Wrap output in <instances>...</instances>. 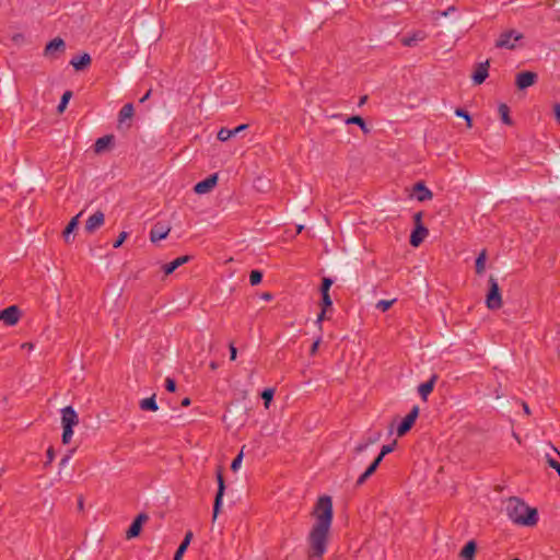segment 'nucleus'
I'll return each mask as SVG.
<instances>
[{
	"mask_svg": "<svg viewBox=\"0 0 560 560\" xmlns=\"http://www.w3.org/2000/svg\"><path fill=\"white\" fill-rule=\"evenodd\" d=\"M73 451H70L69 454L65 455L61 460H60V466H65L69 459L71 458V455H72Z\"/></svg>",
	"mask_w": 560,
	"mask_h": 560,
	"instance_id": "obj_55",
	"label": "nucleus"
},
{
	"mask_svg": "<svg viewBox=\"0 0 560 560\" xmlns=\"http://www.w3.org/2000/svg\"><path fill=\"white\" fill-rule=\"evenodd\" d=\"M217 138L222 142L228 141L230 138H232L231 130L225 127L221 128L218 132Z\"/></svg>",
	"mask_w": 560,
	"mask_h": 560,
	"instance_id": "obj_41",
	"label": "nucleus"
},
{
	"mask_svg": "<svg viewBox=\"0 0 560 560\" xmlns=\"http://www.w3.org/2000/svg\"><path fill=\"white\" fill-rule=\"evenodd\" d=\"M332 514L331 497L326 494L319 497L312 511L316 521L315 525H331Z\"/></svg>",
	"mask_w": 560,
	"mask_h": 560,
	"instance_id": "obj_3",
	"label": "nucleus"
},
{
	"mask_svg": "<svg viewBox=\"0 0 560 560\" xmlns=\"http://www.w3.org/2000/svg\"><path fill=\"white\" fill-rule=\"evenodd\" d=\"M523 407H524V411L529 415V408L527 406V404H523Z\"/></svg>",
	"mask_w": 560,
	"mask_h": 560,
	"instance_id": "obj_63",
	"label": "nucleus"
},
{
	"mask_svg": "<svg viewBox=\"0 0 560 560\" xmlns=\"http://www.w3.org/2000/svg\"><path fill=\"white\" fill-rule=\"evenodd\" d=\"M78 423H79V416L72 406H67L61 409L62 427L74 428Z\"/></svg>",
	"mask_w": 560,
	"mask_h": 560,
	"instance_id": "obj_12",
	"label": "nucleus"
},
{
	"mask_svg": "<svg viewBox=\"0 0 560 560\" xmlns=\"http://www.w3.org/2000/svg\"><path fill=\"white\" fill-rule=\"evenodd\" d=\"M82 212L78 213L75 217H73L69 223L67 224V226L65 228L63 232H62V236H63V240L66 243H70L71 242V233H73V231H75L78 229V225H79V218L81 217Z\"/></svg>",
	"mask_w": 560,
	"mask_h": 560,
	"instance_id": "obj_23",
	"label": "nucleus"
},
{
	"mask_svg": "<svg viewBox=\"0 0 560 560\" xmlns=\"http://www.w3.org/2000/svg\"><path fill=\"white\" fill-rule=\"evenodd\" d=\"M217 183H218V174L217 173L211 174L203 180L198 182L194 186V191L198 195H203V194L210 192L215 187Z\"/></svg>",
	"mask_w": 560,
	"mask_h": 560,
	"instance_id": "obj_11",
	"label": "nucleus"
},
{
	"mask_svg": "<svg viewBox=\"0 0 560 560\" xmlns=\"http://www.w3.org/2000/svg\"><path fill=\"white\" fill-rule=\"evenodd\" d=\"M477 551V544L475 540H469L466 542V545L463 547L460 551V557L464 560H475Z\"/></svg>",
	"mask_w": 560,
	"mask_h": 560,
	"instance_id": "obj_25",
	"label": "nucleus"
},
{
	"mask_svg": "<svg viewBox=\"0 0 560 560\" xmlns=\"http://www.w3.org/2000/svg\"><path fill=\"white\" fill-rule=\"evenodd\" d=\"M114 142L113 135H106L104 137L98 138L94 143V151L96 153L104 152L112 143Z\"/></svg>",
	"mask_w": 560,
	"mask_h": 560,
	"instance_id": "obj_26",
	"label": "nucleus"
},
{
	"mask_svg": "<svg viewBox=\"0 0 560 560\" xmlns=\"http://www.w3.org/2000/svg\"><path fill=\"white\" fill-rule=\"evenodd\" d=\"M486 259H487V254H486V250L483 249L479 255L478 257L476 258V262H475V269H476V273L477 275H481L485 272V269H486Z\"/></svg>",
	"mask_w": 560,
	"mask_h": 560,
	"instance_id": "obj_32",
	"label": "nucleus"
},
{
	"mask_svg": "<svg viewBox=\"0 0 560 560\" xmlns=\"http://www.w3.org/2000/svg\"><path fill=\"white\" fill-rule=\"evenodd\" d=\"M92 62L91 56L88 52H83L80 56H75L70 60V65L77 70L82 71L86 69Z\"/></svg>",
	"mask_w": 560,
	"mask_h": 560,
	"instance_id": "obj_20",
	"label": "nucleus"
},
{
	"mask_svg": "<svg viewBox=\"0 0 560 560\" xmlns=\"http://www.w3.org/2000/svg\"><path fill=\"white\" fill-rule=\"evenodd\" d=\"M142 528L143 527H128V530L126 532V538L132 539L138 537L141 534Z\"/></svg>",
	"mask_w": 560,
	"mask_h": 560,
	"instance_id": "obj_42",
	"label": "nucleus"
},
{
	"mask_svg": "<svg viewBox=\"0 0 560 560\" xmlns=\"http://www.w3.org/2000/svg\"><path fill=\"white\" fill-rule=\"evenodd\" d=\"M83 504H84L83 498L80 497L78 499V508H79V510H81V511L83 510Z\"/></svg>",
	"mask_w": 560,
	"mask_h": 560,
	"instance_id": "obj_60",
	"label": "nucleus"
},
{
	"mask_svg": "<svg viewBox=\"0 0 560 560\" xmlns=\"http://www.w3.org/2000/svg\"><path fill=\"white\" fill-rule=\"evenodd\" d=\"M396 446V441H394L392 444L383 445L381 448L380 454L374 458V463H376L378 466L382 463L383 458L392 453L394 451V447Z\"/></svg>",
	"mask_w": 560,
	"mask_h": 560,
	"instance_id": "obj_31",
	"label": "nucleus"
},
{
	"mask_svg": "<svg viewBox=\"0 0 560 560\" xmlns=\"http://www.w3.org/2000/svg\"><path fill=\"white\" fill-rule=\"evenodd\" d=\"M23 347H26V349H30V348H32V345L31 343H23Z\"/></svg>",
	"mask_w": 560,
	"mask_h": 560,
	"instance_id": "obj_64",
	"label": "nucleus"
},
{
	"mask_svg": "<svg viewBox=\"0 0 560 560\" xmlns=\"http://www.w3.org/2000/svg\"><path fill=\"white\" fill-rule=\"evenodd\" d=\"M396 302V299H393V300H381L377 302L376 304V308L382 311V312H386L388 311L393 304Z\"/></svg>",
	"mask_w": 560,
	"mask_h": 560,
	"instance_id": "obj_38",
	"label": "nucleus"
},
{
	"mask_svg": "<svg viewBox=\"0 0 560 560\" xmlns=\"http://www.w3.org/2000/svg\"><path fill=\"white\" fill-rule=\"evenodd\" d=\"M71 96H72V92L71 91H66L62 94L61 100H60V102L58 104V107H57L59 113H62L66 109V107H67Z\"/></svg>",
	"mask_w": 560,
	"mask_h": 560,
	"instance_id": "obj_35",
	"label": "nucleus"
},
{
	"mask_svg": "<svg viewBox=\"0 0 560 560\" xmlns=\"http://www.w3.org/2000/svg\"><path fill=\"white\" fill-rule=\"evenodd\" d=\"M165 389L170 393H174L176 390V382L174 378L166 377Z\"/></svg>",
	"mask_w": 560,
	"mask_h": 560,
	"instance_id": "obj_48",
	"label": "nucleus"
},
{
	"mask_svg": "<svg viewBox=\"0 0 560 560\" xmlns=\"http://www.w3.org/2000/svg\"><path fill=\"white\" fill-rule=\"evenodd\" d=\"M378 465L372 462L363 474L357 479L355 486L360 487L366 482V480L376 471Z\"/></svg>",
	"mask_w": 560,
	"mask_h": 560,
	"instance_id": "obj_28",
	"label": "nucleus"
},
{
	"mask_svg": "<svg viewBox=\"0 0 560 560\" xmlns=\"http://www.w3.org/2000/svg\"><path fill=\"white\" fill-rule=\"evenodd\" d=\"M422 217H423V212L422 211H419V212L413 214L415 226L423 225L422 224Z\"/></svg>",
	"mask_w": 560,
	"mask_h": 560,
	"instance_id": "obj_51",
	"label": "nucleus"
},
{
	"mask_svg": "<svg viewBox=\"0 0 560 560\" xmlns=\"http://www.w3.org/2000/svg\"><path fill=\"white\" fill-rule=\"evenodd\" d=\"M190 404H191V400H190V398H188V397H185V398L182 400V406H183V407H188Z\"/></svg>",
	"mask_w": 560,
	"mask_h": 560,
	"instance_id": "obj_56",
	"label": "nucleus"
},
{
	"mask_svg": "<svg viewBox=\"0 0 560 560\" xmlns=\"http://www.w3.org/2000/svg\"><path fill=\"white\" fill-rule=\"evenodd\" d=\"M128 237V233L122 231L120 232V234L118 235L117 240L114 242L113 244V247L114 248H118L122 245V243L126 241V238Z\"/></svg>",
	"mask_w": 560,
	"mask_h": 560,
	"instance_id": "obj_46",
	"label": "nucleus"
},
{
	"mask_svg": "<svg viewBox=\"0 0 560 560\" xmlns=\"http://www.w3.org/2000/svg\"><path fill=\"white\" fill-rule=\"evenodd\" d=\"M104 222L105 215L103 211L98 210L86 220L84 229L88 233L91 234L100 229Z\"/></svg>",
	"mask_w": 560,
	"mask_h": 560,
	"instance_id": "obj_14",
	"label": "nucleus"
},
{
	"mask_svg": "<svg viewBox=\"0 0 560 560\" xmlns=\"http://www.w3.org/2000/svg\"><path fill=\"white\" fill-rule=\"evenodd\" d=\"M413 192L418 201L431 200L433 197L432 191L425 186L423 182H418L413 185Z\"/></svg>",
	"mask_w": 560,
	"mask_h": 560,
	"instance_id": "obj_18",
	"label": "nucleus"
},
{
	"mask_svg": "<svg viewBox=\"0 0 560 560\" xmlns=\"http://www.w3.org/2000/svg\"><path fill=\"white\" fill-rule=\"evenodd\" d=\"M428 37L424 31H416L411 35L404 36L401 44L407 47L416 46L419 42H423Z\"/></svg>",
	"mask_w": 560,
	"mask_h": 560,
	"instance_id": "obj_21",
	"label": "nucleus"
},
{
	"mask_svg": "<svg viewBox=\"0 0 560 560\" xmlns=\"http://www.w3.org/2000/svg\"><path fill=\"white\" fill-rule=\"evenodd\" d=\"M322 341V338L318 337L314 342L313 345L311 346V349H310V354L311 355H315L317 350H318V347H319V343Z\"/></svg>",
	"mask_w": 560,
	"mask_h": 560,
	"instance_id": "obj_50",
	"label": "nucleus"
},
{
	"mask_svg": "<svg viewBox=\"0 0 560 560\" xmlns=\"http://www.w3.org/2000/svg\"><path fill=\"white\" fill-rule=\"evenodd\" d=\"M261 298L266 301H270V300H272V294L269 292H265V293H262Z\"/></svg>",
	"mask_w": 560,
	"mask_h": 560,
	"instance_id": "obj_57",
	"label": "nucleus"
},
{
	"mask_svg": "<svg viewBox=\"0 0 560 560\" xmlns=\"http://www.w3.org/2000/svg\"><path fill=\"white\" fill-rule=\"evenodd\" d=\"M248 126L246 124H243V125H240L237 127H235L234 129H230L231 130V136H236L238 135L241 131L245 130Z\"/></svg>",
	"mask_w": 560,
	"mask_h": 560,
	"instance_id": "obj_52",
	"label": "nucleus"
},
{
	"mask_svg": "<svg viewBox=\"0 0 560 560\" xmlns=\"http://www.w3.org/2000/svg\"><path fill=\"white\" fill-rule=\"evenodd\" d=\"M329 528L330 527H313L308 536L310 559L320 560L323 558L327 549Z\"/></svg>",
	"mask_w": 560,
	"mask_h": 560,
	"instance_id": "obj_2",
	"label": "nucleus"
},
{
	"mask_svg": "<svg viewBox=\"0 0 560 560\" xmlns=\"http://www.w3.org/2000/svg\"><path fill=\"white\" fill-rule=\"evenodd\" d=\"M170 231H171L170 226H167L161 222H158L152 226V229L150 231V241L152 243L162 241L167 237Z\"/></svg>",
	"mask_w": 560,
	"mask_h": 560,
	"instance_id": "obj_16",
	"label": "nucleus"
},
{
	"mask_svg": "<svg viewBox=\"0 0 560 560\" xmlns=\"http://www.w3.org/2000/svg\"><path fill=\"white\" fill-rule=\"evenodd\" d=\"M210 369L213 370V371L217 370L218 369V363L215 361L210 362Z\"/></svg>",
	"mask_w": 560,
	"mask_h": 560,
	"instance_id": "obj_62",
	"label": "nucleus"
},
{
	"mask_svg": "<svg viewBox=\"0 0 560 560\" xmlns=\"http://www.w3.org/2000/svg\"><path fill=\"white\" fill-rule=\"evenodd\" d=\"M489 60L480 62L476 66V69L471 75V79L476 85L482 84L489 75Z\"/></svg>",
	"mask_w": 560,
	"mask_h": 560,
	"instance_id": "obj_13",
	"label": "nucleus"
},
{
	"mask_svg": "<svg viewBox=\"0 0 560 560\" xmlns=\"http://www.w3.org/2000/svg\"><path fill=\"white\" fill-rule=\"evenodd\" d=\"M538 81V75L533 71H522L516 74L515 84L518 90H525Z\"/></svg>",
	"mask_w": 560,
	"mask_h": 560,
	"instance_id": "obj_9",
	"label": "nucleus"
},
{
	"mask_svg": "<svg viewBox=\"0 0 560 560\" xmlns=\"http://www.w3.org/2000/svg\"><path fill=\"white\" fill-rule=\"evenodd\" d=\"M217 481H218V491H217V494L214 498V503H213V517H215L217 514L219 513L220 506L222 504V498H223L224 491H225V483H224V478H223L221 467H219L217 469Z\"/></svg>",
	"mask_w": 560,
	"mask_h": 560,
	"instance_id": "obj_10",
	"label": "nucleus"
},
{
	"mask_svg": "<svg viewBox=\"0 0 560 560\" xmlns=\"http://www.w3.org/2000/svg\"><path fill=\"white\" fill-rule=\"evenodd\" d=\"M133 112L135 109L132 103L125 104L118 114L119 122L122 124L126 119H131V117L133 116Z\"/></svg>",
	"mask_w": 560,
	"mask_h": 560,
	"instance_id": "obj_29",
	"label": "nucleus"
},
{
	"mask_svg": "<svg viewBox=\"0 0 560 560\" xmlns=\"http://www.w3.org/2000/svg\"><path fill=\"white\" fill-rule=\"evenodd\" d=\"M21 314L18 305H10L0 311V322L2 320L7 326H14L20 320Z\"/></svg>",
	"mask_w": 560,
	"mask_h": 560,
	"instance_id": "obj_8",
	"label": "nucleus"
},
{
	"mask_svg": "<svg viewBox=\"0 0 560 560\" xmlns=\"http://www.w3.org/2000/svg\"><path fill=\"white\" fill-rule=\"evenodd\" d=\"M73 435V428L62 427L61 441L63 444H69Z\"/></svg>",
	"mask_w": 560,
	"mask_h": 560,
	"instance_id": "obj_40",
	"label": "nucleus"
},
{
	"mask_svg": "<svg viewBox=\"0 0 560 560\" xmlns=\"http://www.w3.org/2000/svg\"><path fill=\"white\" fill-rule=\"evenodd\" d=\"M456 8L454 5L448 7L445 11H434L433 15L434 19H438L439 16H447L452 12H455Z\"/></svg>",
	"mask_w": 560,
	"mask_h": 560,
	"instance_id": "obj_47",
	"label": "nucleus"
},
{
	"mask_svg": "<svg viewBox=\"0 0 560 560\" xmlns=\"http://www.w3.org/2000/svg\"><path fill=\"white\" fill-rule=\"evenodd\" d=\"M345 121L347 125L359 126L361 128V130L363 131V133H365V135L371 132V129L368 127L365 120L359 115L350 116Z\"/></svg>",
	"mask_w": 560,
	"mask_h": 560,
	"instance_id": "obj_27",
	"label": "nucleus"
},
{
	"mask_svg": "<svg viewBox=\"0 0 560 560\" xmlns=\"http://www.w3.org/2000/svg\"><path fill=\"white\" fill-rule=\"evenodd\" d=\"M190 259H191V257L188 255L177 257L173 261L164 264L162 266V270L165 276H168V275L173 273L177 268H179L184 264L188 262Z\"/></svg>",
	"mask_w": 560,
	"mask_h": 560,
	"instance_id": "obj_19",
	"label": "nucleus"
},
{
	"mask_svg": "<svg viewBox=\"0 0 560 560\" xmlns=\"http://www.w3.org/2000/svg\"><path fill=\"white\" fill-rule=\"evenodd\" d=\"M505 511L509 518L516 525H536L538 522L537 509L530 508L517 497L506 500Z\"/></svg>",
	"mask_w": 560,
	"mask_h": 560,
	"instance_id": "obj_1",
	"label": "nucleus"
},
{
	"mask_svg": "<svg viewBox=\"0 0 560 560\" xmlns=\"http://www.w3.org/2000/svg\"><path fill=\"white\" fill-rule=\"evenodd\" d=\"M325 314H326V312H324V310H322V312L317 316V322H322L325 318Z\"/></svg>",
	"mask_w": 560,
	"mask_h": 560,
	"instance_id": "obj_61",
	"label": "nucleus"
},
{
	"mask_svg": "<svg viewBox=\"0 0 560 560\" xmlns=\"http://www.w3.org/2000/svg\"><path fill=\"white\" fill-rule=\"evenodd\" d=\"M140 408L142 410H147V411H156L159 409V406L155 401V395L149 397V398H144L140 401Z\"/></svg>",
	"mask_w": 560,
	"mask_h": 560,
	"instance_id": "obj_30",
	"label": "nucleus"
},
{
	"mask_svg": "<svg viewBox=\"0 0 560 560\" xmlns=\"http://www.w3.org/2000/svg\"><path fill=\"white\" fill-rule=\"evenodd\" d=\"M242 460H243V451H241L236 457L232 460L231 463V469L233 471H236L240 467H241V464H242Z\"/></svg>",
	"mask_w": 560,
	"mask_h": 560,
	"instance_id": "obj_44",
	"label": "nucleus"
},
{
	"mask_svg": "<svg viewBox=\"0 0 560 560\" xmlns=\"http://www.w3.org/2000/svg\"><path fill=\"white\" fill-rule=\"evenodd\" d=\"M523 38V34L516 32L515 30H510L503 32L495 42V47L498 48H506L514 49L515 42Z\"/></svg>",
	"mask_w": 560,
	"mask_h": 560,
	"instance_id": "obj_5",
	"label": "nucleus"
},
{
	"mask_svg": "<svg viewBox=\"0 0 560 560\" xmlns=\"http://www.w3.org/2000/svg\"><path fill=\"white\" fill-rule=\"evenodd\" d=\"M262 280V272L260 270H252L249 273V283L252 285H258Z\"/></svg>",
	"mask_w": 560,
	"mask_h": 560,
	"instance_id": "obj_37",
	"label": "nucleus"
},
{
	"mask_svg": "<svg viewBox=\"0 0 560 560\" xmlns=\"http://www.w3.org/2000/svg\"><path fill=\"white\" fill-rule=\"evenodd\" d=\"M149 516L145 513L138 514L133 521L130 523V525H143L145 522H148Z\"/></svg>",
	"mask_w": 560,
	"mask_h": 560,
	"instance_id": "obj_43",
	"label": "nucleus"
},
{
	"mask_svg": "<svg viewBox=\"0 0 560 560\" xmlns=\"http://www.w3.org/2000/svg\"><path fill=\"white\" fill-rule=\"evenodd\" d=\"M230 360L234 361L237 355V349L234 347L233 343L230 345Z\"/></svg>",
	"mask_w": 560,
	"mask_h": 560,
	"instance_id": "obj_53",
	"label": "nucleus"
},
{
	"mask_svg": "<svg viewBox=\"0 0 560 560\" xmlns=\"http://www.w3.org/2000/svg\"><path fill=\"white\" fill-rule=\"evenodd\" d=\"M332 285V280L330 278H323L320 284V293H329V289Z\"/></svg>",
	"mask_w": 560,
	"mask_h": 560,
	"instance_id": "obj_45",
	"label": "nucleus"
},
{
	"mask_svg": "<svg viewBox=\"0 0 560 560\" xmlns=\"http://www.w3.org/2000/svg\"><path fill=\"white\" fill-rule=\"evenodd\" d=\"M151 95V90H149L141 98H140V102L143 103L145 102L147 100H149Z\"/></svg>",
	"mask_w": 560,
	"mask_h": 560,
	"instance_id": "obj_58",
	"label": "nucleus"
},
{
	"mask_svg": "<svg viewBox=\"0 0 560 560\" xmlns=\"http://www.w3.org/2000/svg\"><path fill=\"white\" fill-rule=\"evenodd\" d=\"M499 114H500V117H501V120L503 121V124L508 125V126H511L513 124L511 117H510V108L506 104H500L499 105Z\"/></svg>",
	"mask_w": 560,
	"mask_h": 560,
	"instance_id": "obj_33",
	"label": "nucleus"
},
{
	"mask_svg": "<svg viewBox=\"0 0 560 560\" xmlns=\"http://www.w3.org/2000/svg\"><path fill=\"white\" fill-rule=\"evenodd\" d=\"M488 283L489 290L486 295V305L491 311L499 310L502 306V295L499 283L493 276H490Z\"/></svg>",
	"mask_w": 560,
	"mask_h": 560,
	"instance_id": "obj_4",
	"label": "nucleus"
},
{
	"mask_svg": "<svg viewBox=\"0 0 560 560\" xmlns=\"http://www.w3.org/2000/svg\"><path fill=\"white\" fill-rule=\"evenodd\" d=\"M368 101V95H363L360 97V101H359V106H362L366 103Z\"/></svg>",
	"mask_w": 560,
	"mask_h": 560,
	"instance_id": "obj_59",
	"label": "nucleus"
},
{
	"mask_svg": "<svg viewBox=\"0 0 560 560\" xmlns=\"http://www.w3.org/2000/svg\"><path fill=\"white\" fill-rule=\"evenodd\" d=\"M192 532L188 530L183 539V541L180 542V545L178 546L175 555H174V560H182L183 559V556L184 553L186 552L191 539H192Z\"/></svg>",
	"mask_w": 560,
	"mask_h": 560,
	"instance_id": "obj_24",
	"label": "nucleus"
},
{
	"mask_svg": "<svg viewBox=\"0 0 560 560\" xmlns=\"http://www.w3.org/2000/svg\"><path fill=\"white\" fill-rule=\"evenodd\" d=\"M553 112H555V117H556L557 121L560 124V104L559 103L553 105Z\"/></svg>",
	"mask_w": 560,
	"mask_h": 560,
	"instance_id": "obj_54",
	"label": "nucleus"
},
{
	"mask_svg": "<svg viewBox=\"0 0 560 560\" xmlns=\"http://www.w3.org/2000/svg\"><path fill=\"white\" fill-rule=\"evenodd\" d=\"M429 230L424 225L415 226L410 234L409 243L413 247L420 246V244L428 236Z\"/></svg>",
	"mask_w": 560,
	"mask_h": 560,
	"instance_id": "obj_17",
	"label": "nucleus"
},
{
	"mask_svg": "<svg viewBox=\"0 0 560 560\" xmlns=\"http://www.w3.org/2000/svg\"><path fill=\"white\" fill-rule=\"evenodd\" d=\"M66 49V43L62 38L56 37L48 42L44 49V56L47 58L56 59Z\"/></svg>",
	"mask_w": 560,
	"mask_h": 560,
	"instance_id": "obj_7",
	"label": "nucleus"
},
{
	"mask_svg": "<svg viewBox=\"0 0 560 560\" xmlns=\"http://www.w3.org/2000/svg\"><path fill=\"white\" fill-rule=\"evenodd\" d=\"M46 457H47V460L45 463V465H49L52 463V460L55 459V450L52 446H50L48 450H47V453H46Z\"/></svg>",
	"mask_w": 560,
	"mask_h": 560,
	"instance_id": "obj_49",
	"label": "nucleus"
},
{
	"mask_svg": "<svg viewBox=\"0 0 560 560\" xmlns=\"http://www.w3.org/2000/svg\"><path fill=\"white\" fill-rule=\"evenodd\" d=\"M273 395H275V389L273 388H265L262 392H261V398L264 400V404L266 406V408L269 407V404L271 402L272 398H273Z\"/></svg>",
	"mask_w": 560,
	"mask_h": 560,
	"instance_id": "obj_36",
	"label": "nucleus"
},
{
	"mask_svg": "<svg viewBox=\"0 0 560 560\" xmlns=\"http://www.w3.org/2000/svg\"><path fill=\"white\" fill-rule=\"evenodd\" d=\"M381 436H382L381 431L368 432V434L364 436L363 441L355 446L354 453L360 454V453L364 452L370 445L380 441Z\"/></svg>",
	"mask_w": 560,
	"mask_h": 560,
	"instance_id": "obj_15",
	"label": "nucleus"
},
{
	"mask_svg": "<svg viewBox=\"0 0 560 560\" xmlns=\"http://www.w3.org/2000/svg\"><path fill=\"white\" fill-rule=\"evenodd\" d=\"M438 375L433 374L429 381L421 383L418 386V393L423 400L428 399V396L433 392L434 385L436 383Z\"/></svg>",
	"mask_w": 560,
	"mask_h": 560,
	"instance_id": "obj_22",
	"label": "nucleus"
},
{
	"mask_svg": "<svg viewBox=\"0 0 560 560\" xmlns=\"http://www.w3.org/2000/svg\"><path fill=\"white\" fill-rule=\"evenodd\" d=\"M455 115L457 117L464 118L468 128L472 127V118L466 109L458 107L455 109Z\"/></svg>",
	"mask_w": 560,
	"mask_h": 560,
	"instance_id": "obj_34",
	"label": "nucleus"
},
{
	"mask_svg": "<svg viewBox=\"0 0 560 560\" xmlns=\"http://www.w3.org/2000/svg\"><path fill=\"white\" fill-rule=\"evenodd\" d=\"M419 407L413 406L409 413L401 420V422L397 427V435L404 436L406 435L411 428L413 427L417 418L419 417Z\"/></svg>",
	"mask_w": 560,
	"mask_h": 560,
	"instance_id": "obj_6",
	"label": "nucleus"
},
{
	"mask_svg": "<svg viewBox=\"0 0 560 560\" xmlns=\"http://www.w3.org/2000/svg\"><path fill=\"white\" fill-rule=\"evenodd\" d=\"M322 294V310H324V312H327V310H331L332 307V301H331V298L329 295V293H320Z\"/></svg>",
	"mask_w": 560,
	"mask_h": 560,
	"instance_id": "obj_39",
	"label": "nucleus"
}]
</instances>
